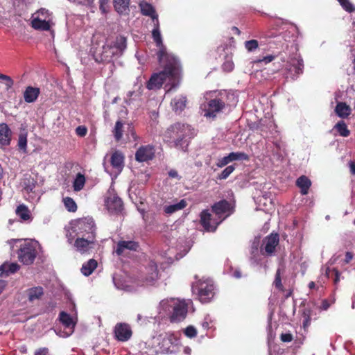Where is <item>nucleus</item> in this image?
Listing matches in <instances>:
<instances>
[{"label": "nucleus", "instance_id": "a211bd4d", "mask_svg": "<svg viewBox=\"0 0 355 355\" xmlns=\"http://www.w3.org/2000/svg\"><path fill=\"white\" fill-rule=\"evenodd\" d=\"M187 98L183 95L176 96L171 100V105L173 112L180 114L187 107Z\"/></svg>", "mask_w": 355, "mask_h": 355}, {"label": "nucleus", "instance_id": "c9c22d12", "mask_svg": "<svg viewBox=\"0 0 355 355\" xmlns=\"http://www.w3.org/2000/svg\"><path fill=\"white\" fill-rule=\"evenodd\" d=\"M334 129L342 137H347L350 135V130L348 129L347 125L344 121H338L334 125Z\"/></svg>", "mask_w": 355, "mask_h": 355}, {"label": "nucleus", "instance_id": "72a5a7b5", "mask_svg": "<svg viewBox=\"0 0 355 355\" xmlns=\"http://www.w3.org/2000/svg\"><path fill=\"white\" fill-rule=\"evenodd\" d=\"M19 268L20 266L17 263H3L0 266L1 272L5 273L6 275L16 272Z\"/></svg>", "mask_w": 355, "mask_h": 355}, {"label": "nucleus", "instance_id": "ddd939ff", "mask_svg": "<svg viewBox=\"0 0 355 355\" xmlns=\"http://www.w3.org/2000/svg\"><path fill=\"white\" fill-rule=\"evenodd\" d=\"M155 149L150 145L141 146L135 153V159L139 162H148L153 159Z\"/></svg>", "mask_w": 355, "mask_h": 355}, {"label": "nucleus", "instance_id": "dca6fc26", "mask_svg": "<svg viewBox=\"0 0 355 355\" xmlns=\"http://www.w3.org/2000/svg\"><path fill=\"white\" fill-rule=\"evenodd\" d=\"M12 132L6 123H0V148H3L10 144Z\"/></svg>", "mask_w": 355, "mask_h": 355}, {"label": "nucleus", "instance_id": "4be33fe9", "mask_svg": "<svg viewBox=\"0 0 355 355\" xmlns=\"http://www.w3.org/2000/svg\"><path fill=\"white\" fill-rule=\"evenodd\" d=\"M141 12L143 15L148 16L152 18L153 22H157L158 15L154 7L148 3H143L140 4Z\"/></svg>", "mask_w": 355, "mask_h": 355}, {"label": "nucleus", "instance_id": "9b49d317", "mask_svg": "<svg viewBox=\"0 0 355 355\" xmlns=\"http://www.w3.org/2000/svg\"><path fill=\"white\" fill-rule=\"evenodd\" d=\"M154 24L155 28L152 31V37L156 44V46L159 48V51L157 53L158 60H162L164 58H166V56H174L173 55L167 53L166 49L163 44L159 31V21H157V22H154Z\"/></svg>", "mask_w": 355, "mask_h": 355}, {"label": "nucleus", "instance_id": "c756f323", "mask_svg": "<svg viewBox=\"0 0 355 355\" xmlns=\"http://www.w3.org/2000/svg\"><path fill=\"white\" fill-rule=\"evenodd\" d=\"M15 214L23 220H28L31 218V214L28 207L24 204L19 205L17 206Z\"/></svg>", "mask_w": 355, "mask_h": 355}, {"label": "nucleus", "instance_id": "c03bdc74", "mask_svg": "<svg viewBox=\"0 0 355 355\" xmlns=\"http://www.w3.org/2000/svg\"><path fill=\"white\" fill-rule=\"evenodd\" d=\"M291 67L293 68L296 75L302 73L304 67L303 61L302 60H295L292 64Z\"/></svg>", "mask_w": 355, "mask_h": 355}, {"label": "nucleus", "instance_id": "bf43d9fd", "mask_svg": "<svg viewBox=\"0 0 355 355\" xmlns=\"http://www.w3.org/2000/svg\"><path fill=\"white\" fill-rule=\"evenodd\" d=\"M354 254L351 252H347L345 254V258L344 259V263L345 264L349 263L353 259Z\"/></svg>", "mask_w": 355, "mask_h": 355}, {"label": "nucleus", "instance_id": "6e6552de", "mask_svg": "<svg viewBox=\"0 0 355 355\" xmlns=\"http://www.w3.org/2000/svg\"><path fill=\"white\" fill-rule=\"evenodd\" d=\"M155 343L159 347L162 352L168 353L172 352L171 347L178 340V338L173 332H164L155 338Z\"/></svg>", "mask_w": 355, "mask_h": 355}, {"label": "nucleus", "instance_id": "864d4df0", "mask_svg": "<svg viewBox=\"0 0 355 355\" xmlns=\"http://www.w3.org/2000/svg\"><path fill=\"white\" fill-rule=\"evenodd\" d=\"M276 58L275 55H269L267 56L263 57L262 59L258 60L256 62H264L265 64L270 63V62L273 61L275 58Z\"/></svg>", "mask_w": 355, "mask_h": 355}, {"label": "nucleus", "instance_id": "393cba45", "mask_svg": "<svg viewBox=\"0 0 355 355\" xmlns=\"http://www.w3.org/2000/svg\"><path fill=\"white\" fill-rule=\"evenodd\" d=\"M296 185L300 189V193L302 195H306L311 186V182L308 177L302 175L297 179Z\"/></svg>", "mask_w": 355, "mask_h": 355}, {"label": "nucleus", "instance_id": "4468645a", "mask_svg": "<svg viewBox=\"0 0 355 355\" xmlns=\"http://www.w3.org/2000/svg\"><path fill=\"white\" fill-rule=\"evenodd\" d=\"M95 236H87L86 237L80 236L76 239L74 246L76 250L85 253L91 248V245L94 243Z\"/></svg>", "mask_w": 355, "mask_h": 355}, {"label": "nucleus", "instance_id": "39448f33", "mask_svg": "<svg viewBox=\"0 0 355 355\" xmlns=\"http://www.w3.org/2000/svg\"><path fill=\"white\" fill-rule=\"evenodd\" d=\"M194 293L202 303H208L214 297V285L211 280H199L192 286Z\"/></svg>", "mask_w": 355, "mask_h": 355}, {"label": "nucleus", "instance_id": "052dcab7", "mask_svg": "<svg viewBox=\"0 0 355 355\" xmlns=\"http://www.w3.org/2000/svg\"><path fill=\"white\" fill-rule=\"evenodd\" d=\"M168 175L169 177L172 178H179L180 179V177H179L178 175V173L177 171L175 170H171L169 172H168Z\"/></svg>", "mask_w": 355, "mask_h": 355}, {"label": "nucleus", "instance_id": "7ed1b4c3", "mask_svg": "<svg viewBox=\"0 0 355 355\" xmlns=\"http://www.w3.org/2000/svg\"><path fill=\"white\" fill-rule=\"evenodd\" d=\"M194 129L187 123L177 122L167 128L164 134V141L173 144L177 148H184L188 146L187 139L194 137Z\"/></svg>", "mask_w": 355, "mask_h": 355}, {"label": "nucleus", "instance_id": "e433bc0d", "mask_svg": "<svg viewBox=\"0 0 355 355\" xmlns=\"http://www.w3.org/2000/svg\"><path fill=\"white\" fill-rule=\"evenodd\" d=\"M85 177L83 174L78 173L73 182V187L75 191H79L82 190L85 184Z\"/></svg>", "mask_w": 355, "mask_h": 355}, {"label": "nucleus", "instance_id": "5fc2aeb1", "mask_svg": "<svg viewBox=\"0 0 355 355\" xmlns=\"http://www.w3.org/2000/svg\"><path fill=\"white\" fill-rule=\"evenodd\" d=\"M280 339L284 343H288L292 341L293 338L291 334L286 333L281 334Z\"/></svg>", "mask_w": 355, "mask_h": 355}, {"label": "nucleus", "instance_id": "4d7b16f0", "mask_svg": "<svg viewBox=\"0 0 355 355\" xmlns=\"http://www.w3.org/2000/svg\"><path fill=\"white\" fill-rule=\"evenodd\" d=\"M223 68L225 71H231L234 68V63L231 61H227L223 64Z\"/></svg>", "mask_w": 355, "mask_h": 355}, {"label": "nucleus", "instance_id": "4c0bfd02", "mask_svg": "<svg viewBox=\"0 0 355 355\" xmlns=\"http://www.w3.org/2000/svg\"><path fill=\"white\" fill-rule=\"evenodd\" d=\"M63 203L65 208L69 212H76L78 209V206L74 200L71 197H65L63 198Z\"/></svg>", "mask_w": 355, "mask_h": 355}, {"label": "nucleus", "instance_id": "6e6d98bb", "mask_svg": "<svg viewBox=\"0 0 355 355\" xmlns=\"http://www.w3.org/2000/svg\"><path fill=\"white\" fill-rule=\"evenodd\" d=\"M35 355H50L47 347H41L35 351Z\"/></svg>", "mask_w": 355, "mask_h": 355}, {"label": "nucleus", "instance_id": "c85d7f7f", "mask_svg": "<svg viewBox=\"0 0 355 355\" xmlns=\"http://www.w3.org/2000/svg\"><path fill=\"white\" fill-rule=\"evenodd\" d=\"M187 205V201L184 199L181 200L179 202L165 206L164 208V211L167 214H171L181 210L186 207Z\"/></svg>", "mask_w": 355, "mask_h": 355}, {"label": "nucleus", "instance_id": "f8f14e48", "mask_svg": "<svg viewBox=\"0 0 355 355\" xmlns=\"http://www.w3.org/2000/svg\"><path fill=\"white\" fill-rule=\"evenodd\" d=\"M115 338L121 342L128 341L132 335L130 326L127 323H117L114 329Z\"/></svg>", "mask_w": 355, "mask_h": 355}, {"label": "nucleus", "instance_id": "f704fd0d", "mask_svg": "<svg viewBox=\"0 0 355 355\" xmlns=\"http://www.w3.org/2000/svg\"><path fill=\"white\" fill-rule=\"evenodd\" d=\"M130 0H114V6L115 10L123 14L128 10Z\"/></svg>", "mask_w": 355, "mask_h": 355}, {"label": "nucleus", "instance_id": "f3484780", "mask_svg": "<svg viewBox=\"0 0 355 355\" xmlns=\"http://www.w3.org/2000/svg\"><path fill=\"white\" fill-rule=\"evenodd\" d=\"M139 249V243L135 241H119L117 243L116 253L121 255L125 250L137 252Z\"/></svg>", "mask_w": 355, "mask_h": 355}, {"label": "nucleus", "instance_id": "473e14b6", "mask_svg": "<svg viewBox=\"0 0 355 355\" xmlns=\"http://www.w3.org/2000/svg\"><path fill=\"white\" fill-rule=\"evenodd\" d=\"M285 268L284 267H279L275 273V280L273 284L275 287L279 291L284 292L285 291L284 287L282 282V275L284 272Z\"/></svg>", "mask_w": 355, "mask_h": 355}, {"label": "nucleus", "instance_id": "9d476101", "mask_svg": "<svg viewBox=\"0 0 355 355\" xmlns=\"http://www.w3.org/2000/svg\"><path fill=\"white\" fill-rule=\"evenodd\" d=\"M188 312V304L185 300L178 301L173 305V311L170 316L171 322H179L185 319Z\"/></svg>", "mask_w": 355, "mask_h": 355}, {"label": "nucleus", "instance_id": "49530a36", "mask_svg": "<svg viewBox=\"0 0 355 355\" xmlns=\"http://www.w3.org/2000/svg\"><path fill=\"white\" fill-rule=\"evenodd\" d=\"M110 0H98L99 9L102 13L106 14L109 10Z\"/></svg>", "mask_w": 355, "mask_h": 355}, {"label": "nucleus", "instance_id": "774afa93", "mask_svg": "<svg viewBox=\"0 0 355 355\" xmlns=\"http://www.w3.org/2000/svg\"><path fill=\"white\" fill-rule=\"evenodd\" d=\"M257 251H258V247H257V245L254 244V245L252 246V254H254V253L257 252Z\"/></svg>", "mask_w": 355, "mask_h": 355}, {"label": "nucleus", "instance_id": "7c9ffc66", "mask_svg": "<svg viewBox=\"0 0 355 355\" xmlns=\"http://www.w3.org/2000/svg\"><path fill=\"white\" fill-rule=\"evenodd\" d=\"M59 319L65 327L73 329L76 325V322L73 321L72 317L65 311H61L60 313Z\"/></svg>", "mask_w": 355, "mask_h": 355}, {"label": "nucleus", "instance_id": "09e8293b", "mask_svg": "<svg viewBox=\"0 0 355 355\" xmlns=\"http://www.w3.org/2000/svg\"><path fill=\"white\" fill-rule=\"evenodd\" d=\"M0 79L6 81V89L8 90L12 88L14 85L13 80L11 78V77L7 75L0 73Z\"/></svg>", "mask_w": 355, "mask_h": 355}, {"label": "nucleus", "instance_id": "680f3d73", "mask_svg": "<svg viewBox=\"0 0 355 355\" xmlns=\"http://www.w3.org/2000/svg\"><path fill=\"white\" fill-rule=\"evenodd\" d=\"M350 172L352 175H355V162L350 161L349 163Z\"/></svg>", "mask_w": 355, "mask_h": 355}, {"label": "nucleus", "instance_id": "6ab92c4d", "mask_svg": "<svg viewBox=\"0 0 355 355\" xmlns=\"http://www.w3.org/2000/svg\"><path fill=\"white\" fill-rule=\"evenodd\" d=\"M40 94V89L39 87L27 86L23 92L24 101L27 103H35Z\"/></svg>", "mask_w": 355, "mask_h": 355}, {"label": "nucleus", "instance_id": "0eeeda50", "mask_svg": "<svg viewBox=\"0 0 355 355\" xmlns=\"http://www.w3.org/2000/svg\"><path fill=\"white\" fill-rule=\"evenodd\" d=\"M76 234L80 236H95V223L92 218L85 217L76 221L75 227Z\"/></svg>", "mask_w": 355, "mask_h": 355}, {"label": "nucleus", "instance_id": "e2e57ef3", "mask_svg": "<svg viewBox=\"0 0 355 355\" xmlns=\"http://www.w3.org/2000/svg\"><path fill=\"white\" fill-rule=\"evenodd\" d=\"M130 134L131 135L132 137L133 138L134 141H137L138 137L136 135V132L135 131L134 128H132L130 129Z\"/></svg>", "mask_w": 355, "mask_h": 355}, {"label": "nucleus", "instance_id": "bb28decb", "mask_svg": "<svg viewBox=\"0 0 355 355\" xmlns=\"http://www.w3.org/2000/svg\"><path fill=\"white\" fill-rule=\"evenodd\" d=\"M123 132L124 123L122 122L121 120H118L115 123V125L112 130V135L116 142H119L122 139Z\"/></svg>", "mask_w": 355, "mask_h": 355}, {"label": "nucleus", "instance_id": "423d86ee", "mask_svg": "<svg viewBox=\"0 0 355 355\" xmlns=\"http://www.w3.org/2000/svg\"><path fill=\"white\" fill-rule=\"evenodd\" d=\"M37 255V246L33 242H24L20 245L17 251L19 261L26 266L33 264Z\"/></svg>", "mask_w": 355, "mask_h": 355}, {"label": "nucleus", "instance_id": "603ef678", "mask_svg": "<svg viewBox=\"0 0 355 355\" xmlns=\"http://www.w3.org/2000/svg\"><path fill=\"white\" fill-rule=\"evenodd\" d=\"M230 162L229 156H225L223 158L220 159L217 163V166L220 168L224 167L227 164H228Z\"/></svg>", "mask_w": 355, "mask_h": 355}, {"label": "nucleus", "instance_id": "cd10ccee", "mask_svg": "<svg viewBox=\"0 0 355 355\" xmlns=\"http://www.w3.org/2000/svg\"><path fill=\"white\" fill-rule=\"evenodd\" d=\"M97 266V261L94 259H91L82 266L81 272L85 276H89L96 268Z\"/></svg>", "mask_w": 355, "mask_h": 355}, {"label": "nucleus", "instance_id": "2f4dec72", "mask_svg": "<svg viewBox=\"0 0 355 355\" xmlns=\"http://www.w3.org/2000/svg\"><path fill=\"white\" fill-rule=\"evenodd\" d=\"M32 27L35 30L49 31L51 28L50 24L46 20L40 18H35L31 21Z\"/></svg>", "mask_w": 355, "mask_h": 355}, {"label": "nucleus", "instance_id": "aec40b11", "mask_svg": "<svg viewBox=\"0 0 355 355\" xmlns=\"http://www.w3.org/2000/svg\"><path fill=\"white\" fill-rule=\"evenodd\" d=\"M37 184V180L30 174H24L21 180L23 189L29 193L33 192Z\"/></svg>", "mask_w": 355, "mask_h": 355}, {"label": "nucleus", "instance_id": "20e7f679", "mask_svg": "<svg viewBox=\"0 0 355 355\" xmlns=\"http://www.w3.org/2000/svg\"><path fill=\"white\" fill-rule=\"evenodd\" d=\"M230 94L226 90L214 92L212 98L204 105V116L207 118L215 119L229 106Z\"/></svg>", "mask_w": 355, "mask_h": 355}, {"label": "nucleus", "instance_id": "2eb2a0df", "mask_svg": "<svg viewBox=\"0 0 355 355\" xmlns=\"http://www.w3.org/2000/svg\"><path fill=\"white\" fill-rule=\"evenodd\" d=\"M105 204L109 211L116 214L121 212L123 208L122 200L115 194L107 197Z\"/></svg>", "mask_w": 355, "mask_h": 355}, {"label": "nucleus", "instance_id": "412c9836", "mask_svg": "<svg viewBox=\"0 0 355 355\" xmlns=\"http://www.w3.org/2000/svg\"><path fill=\"white\" fill-rule=\"evenodd\" d=\"M334 111L336 115L340 118L346 119L351 114L352 109L346 103L338 102L336 104Z\"/></svg>", "mask_w": 355, "mask_h": 355}, {"label": "nucleus", "instance_id": "a878e982", "mask_svg": "<svg viewBox=\"0 0 355 355\" xmlns=\"http://www.w3.org/2000/svg\"><path fill=\"white\" fill-rule=\"evenodd\" d=\"M149 276L145 279L146 283H153L158 277L157 266L155 261H150L146 268Z\"/></svg>", "mask_w": 355, "mask_h": 355}, {"label": "nucleus", "instance_id": "ea45409f", "mask_svg": "<svg viewBox=\"0 0 355 355\" xmlns=\"http://www.w3.org/2000/svg\"><path fill=\"white\" fill-rule=\"evenodd\" d=\"M17 146L20 150L24 152L26 151L27 148V133H20L19 135Z\"/></svg>", "mask_w": 355, "mask_h": 355}, {"label": "nucleus", "instance_id": "58836bf2", "mask_svg": "<svg viewBox=\"0 0 355 355\" xmlns=\"http://www.w3.org/2000/svg\"><path fill=\"white\" fill-rule=\"evenodd\" d=\"M229 158L230 160V162L236 160H245L248 161L249 160V156L246 153L243 152H232L230 153L229 155Z\"/></svg>", "mask_w": 355, "mask_h": 355}, {"label": "nucleus", "instance_id": "1a4fd4ad", "mask_svg": "<svg viewBox=\"0 0 355 355\" xmlns=\"http://www.w3.org/2000/svg\"><path fill=\"white\" fill-rule=\"evenodd\" d=\"M279 242V236L277 233L270 234L262 241L260 248L261 253L266 256L272 255L276 250V247L278 245Z\"/></svg>", "mask_w": 355, "mask_h": 355}, {"label": "nucleus", "instance_id": "de8ad7c7", "mask_svg": "<svg viewBox=\"0 0 355 355\" xmlns=\"http://www.w3.org/2000/svg\"><path fill=\"white\" fill-rule=\"evenodd\" d=\"M115 46L117 49L122 51L126 48V40L123 37H120L116 40Z\"/></svg>", "mask_w": 355, "mask_h": 355}, {"label": "nucleus", "instance_id": "b1692460", "mask_svg": "<svg viewBox=\"0 0 355 355\" xmlns=\"http://www.w3.org/2000/svg\"><path fill=\"white\" fill-rule=\"evenodd\" d=\"M110 163L113 168L122 170L124 166V156L123 153L119 150L112 153L110 159Z\"/></svg>", "mask_w": 355, "mask_h": 355}, {"label": "nucleus", "instance_id": "13d9d810", "mask_svg": "<svg viewBox=\"0 0 355 355\" xmlns=\"http://www.w3.org/2000/svg\"><path fill=\"white\" fill-rule=\"evenodd\" d=\"M332 272L334 273V284H338V282H340V272L338 271V270L337 268H333L332 270Z\"/></svg>", "mask_w": 355, "mask_h": 355}, {"label": "nucleus", "instance_id": "5701e85b", "mask_svg": "<svg viewBox=\"0 0 355 355\" xmlns=\"http://www.w3.org/2000/svg\"><path fill=\"white\" fill-rule=\"evenodd\" d=\"M28 300L33 302L35 300H40L44 295V288L42 286H35L26 291Z\"/></svg>", "mask_w": 355, "mask_h": 355}, {"label": "nucleus", "instance_id": "37998d69", "mask_svg": "<svg viewBox=\"0 0 355 355\" xmlns=\"http://www.w3.org/2000/svg\"><path fill=\"white\" fill-rule=\"evenodd\" d=\"M235 168L233 165L227 166L219 175L218 178L219 180H225L234 171Z\"/></svg>", "mask_w": 355, "mask_h": 355}, {"label": "nucleus", "instance_id": "3c124183", "mask_svg": "<svg viewBox=\"0 0 355 355\" xmlns=\"http://www.w3.org/2000/svg\"><path fill=\"white\" fill-rule=\"evenodd\" d=\"M304 317V321H303V327L304 328L308 327L311 324V317H310V313L309 311H304L303 313Z\"/></svg>", "mask_w": 355, "mask_h": 355}, {"label": "nucleus", "instance_id": "f03ea898", "mask_svg": "<svg viewBox=\"0 0 355 355\" xmlns=\"http://www.w3.org/2000/svg\"><path fill=\"white\" fill-rule=\"evenodd\" d=\"M163 70L153 73L146 83L149 90L160 89L166 79L175 80L179 79L181 73L180 62L175 56H166L162 60H159Z\"/></svg>", "mask_w": 355, "mask_h": 355}, {"label": "nucleus", "instance_id": "8fccbe9b", "mask_svg": "<svg viewBox=\"0 0 355 355\" xmlns=\"http://www.w3.org/2000/svg\"><path fill=\"white\" fill-rule=\"evenodd\" d=\"M75 131L78 136L83 137L87 133V128L85 125H79L76 128Z\"/></svg>", "mask_w": 355, "mask_h": 355}, {"label": "nucleus", "instance_id": "a18cd8bd", "mask_svg": "<svg viewBox=\"0 0 355 355\" xmlns=\"http://www.w3.org/2000/svg\"><path fill=\"white\" fill-rule=\"evenodd\" d=\"M186 336L189 338H194L197 336V331L193 326H188L184 331Z\"/></svg>", "mask_w": 355, "mask_h": 355}, {"label": "nucleus", "instance_id": "69168bd1", "mask_svg": "<svg viewBox=\"0 0 355 355\" xmlns=\"http://www.w3.org/2000/svg\"><path fill=\"white\" fill-rule=\"evenodd\" d=\"M329 307V304L328 303V302L326 300H323L322 303V308L324 310H327Z\"/></svg>", "mask_w": 355, "mask_h": 355}, {"label": "nucleus", "instance_id": "338daca9", "mask_svg": "<svg viewBox=\"0 0 355 355\" xmlns=\"http://www.w3.org/2000/svg\"><path fill=\"white\" fill-rule=\"evenodd\" d=\"M232 30L233 31V32H234L235 34H236V35H239L241 34V31H240V30L239 29V28H237L236 26H233V27L232 28Z\"/></svg>", "mask_w": 355, "mask_h": 355}, {"label": "nucleus", "instance_id": "f257e3e1", "mask_svg": "<svg viewBox=\"0 0 355 355\" xmlns=\"http://www.w3.org/2000/svg\"><path fill=\"white\" fill-rule=\"evenodd\" d=\"M211 208V211L216 215V218H212L209 211L204 209L200 214V224L205 231L214 232L218 226L234 213V208L230 202L225 199L214 203Z\"/></svg>", "mask_w": 355, "mask_h": 355}, {"label": "nucleus", "instance_id": "0e129e2a", "mask_svg": "<svg viewBox=\"0 0 355 355\" xmlns=\"http://www.w3.org/2000/svg\"><path fill=\"white\" fill-rule=\"evenodd\" d=\"M201 326L202 327L205 329V330H207L209 329V322L207 320H204L202 323H201Z\"/></svg>", "mask_w": 355, "mask_h": 355}, {"label": "nucleus", "instance_id": "79ce46f5", "mask_svg": "<svg viewBox=\"0 0 355 355\" xmlns=\"http://www.w3.org/2000/svg\"><path fill=\"white\" fill-rule=\"evenodd\" d=\"M244 44L245 49L250 52L254 51L259 47V42L256 40H250L245 41Z\"/></svg>", "mask_w": 355, "mask_h": 355}, {"label": "nucleus", "instance_id": "a19ab883", "mask_svg": "<svg viewBox=\"0 0 355 355\" xmlns=\"http://www.w3.org/2000/svg\"><path fill=\"white\" fill-rule=\"evenodd\" d=\"M338 2L345 11L349 13L355 12V6L349 0H338Z\"/></svg>", "mask_w": 355, "mask_h": 355}]
</instances>
